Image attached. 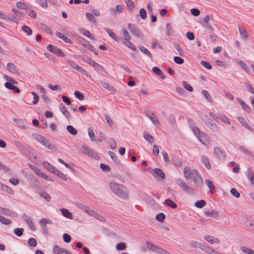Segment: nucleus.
Segmentation results:
<instances>
[{"instance_id": "f257e3e1", "label": "nucleus", "mask_w": 254, "mask_h": 254, "mask_svg": "<svg viewBox=\"0 0 254 254\" xmlns=\"http://www.w3.org/2000/svg\"><path fill=\"white\" fill-rule=\"evenodd\" d=\"M110 187L112 191L118 196L124 199L128 198V191L125 186L111 182L110 184Z\"/></svg>"}, {"instance_id": "f03ea898", "label": "nucleus", "mask_w": 254, "mask_h": 254, "mask_svg": "<svg viewBox=\"0 0 254 254\" xmlns=\"http://www.w3.org/2000/svg\"><path fill=\"white\" fill-rule=\"evenodd\" d=\"M183 173L186 179H189L192 178L195 184L199 185L202 184L201 179L196 170H191L190 167L187 166L184 168Z\"/></svg>"}, {"instance_id": "7ed1b4c3", "label": "nucleus", "mask_w": 254, "mask_h": 254, "mask_svg": "<svg viewBox=\"0 0 254 254\" xmlns=\"http://www.w3.org/2000/svg\"><path fill=\"white\" fill-rule=\"evenodd\" d=\"M34 138L48 149L51 150H56L57 149V147L54 144L51 143L49 140L40 134H34Z\"/></svg>"}, {"instance_id": "20e7f679", "label": "nucleus", "mask_w": 254, "mask_h": 254, "mask_svg": "<svg viewBox=\"0 0 254 254\" xmlns=\"http://www.w3.org/2000/svg\"><path fill=\"white\" fill-rule=\"evenodd\" d=\"M146 245L147 246V247L152 250V251H154L155 252H156L159 254H168V252L166 251V250L160 248L159 246L154 245L153 244L149 242H147L146 243Z\"/></svg>"}, {"instance_id": "39448f33", "label": "nucleus", "mask_w": 254, "mask_h": 254, "mask_svg": "<svg viewBox=\"0 0 254 254\" xmlns=\"http://www.w3.org/2000/svg\"><path fill=\"white\" fill-rule=\"evenodd\" d=\"M82 153L85 155L90 156L97 159H99L100 157L93 149L88 148L85 146H82Z\"/></svg>"}, {"instance_id": "423d86ee", "label": "nucleus", "mask_w": 254, "mask_h": 254, "mask_svg": "<svg viewBox=\"0 0 254 254\" xmlns=\"http://www.w3.org/2000/svg\"><path fill=\"white\" fill-rule=\"evenodd\" d=\"M177 184L186 192L189 193H192L193 192V189L190 187L184 181L181 179L178 180L177 181Z\"/></svg>"}, {"instance_id": "0eeeda50", "label": "nucleus", "mask_w": 254, "mask_h": 254, "mask_svg": "<svg viewBox=\"0 0 254 254\" xmlns=\"http://www.w3.org/2000/svg\"><path fill=\"white\" fill-rule=\"evenodd\" d=\"M30 167L37 175L39 176V177H41L42 178L46 180L49 181H52V179H49L48 176L46 174L41 171V170L39 169L37 167L34 166L32 165H30Z\"/></svg>"}, {"instance_id": "6e6552de", "label": "nucleus", "mask_w": 254, "mask_h": 254, "mask_svg": "<svg viewBox=\"0 0 254 254\" xmlns=\"http://www.w3.org/2000/svg\"><path fill=\"white\" fill-rule=\"evenodd\" d=\"M47 49L51 52L52 53H53L57 56L59 57H64V53L62 52V51L56 47H54V46L52 45H48L47 46Z\"/></svg>"}, {"instance_id": "1a4fd4ad", "label": "nucleus", "mask_w": 254, "mask_h": 254, "mask_svg": "<svg viewBox=\"0 0 254 254\" xmlns=\"http://www.w3.org/2000/svg\"><path fill=\"white\" fill-rule=\"evenodd\" d=\"M0 213L1 214L5 215L6 216H9L13 217H16L17 216V214L16 212L12 211L9 209L2 207H0Z\"/></svg>"}, {"instance_id": "9d476101", "label": "nucleus", "mask_w": 254, "mask_h": 254, "mask_svg": "<svg viewBox=\"0 0 254 254\" xmlns=\"http://www.w3.org/2000/svg\"><path fill=\"white\" fill-rule=\"evenodd\" d=\"M214 155L220 159H224L225 158V153L218 147H215L213 149Z\"/></svg>"}, {"instance_id": "9b49d317", "label": "nucleus", "mask_w": 254, "mask_h": 254, "mask_svg": "<svg viewBox=\"0 0 254 254\" xmlns=\"http://www.w3.org/2000/svg\"><path fill=\"white\" fill-rule=\"evenodd\" d=\"M4 86L7 89L12 90L14 93H19L20 92L19 88L17 86H15L12 83L5 82Z\"/></svg>"}, {"instance_id": "f8f14e48", "label": "nucleus", "mask_w": 254, "mask_h": 254, "mask_svg": "<svg viewBox=\"0 0 254 254\" xmlns=\"http://www.w3.org/2000/svg\"><path fill=\"white\" fill-rule=\"evenodd\" d=\"M146 116L150 119L153 124L157 126H159L160 123L155 114L153 113H148L146 114Z\"/></svg>"}, {"instance_id": "ddd939ff", "label": "nucleus", "mask_w": 254, "mask_h": 254, "mask_svg": "<svg viewBox=\"0 0 254 254\" xmlns=\"http://www.w3.org/2000/svg\"><path fill=\"white\" fill-rule=\"evenodd\" d=\"M6 69L8 70L9 72L12 73L18 74V71L17 70V69L16 67V66L11 63H7L6 64Z\"/></svg>"}, {"instance_id": "4468645a", "label": "nucleus", "mask_w": 254, "mask_h": 254, "mask_svg": "<svg viewBox=\"0 0 254 254\" xmlns=\"http://www.w3.org/2000/svg\"><path fill=\"white\" fill-rule=\"evenodd\" d=\"M204 239L208 242V243L213 244H219L220 241L218 238H216L213 237V236L209 235H206L204 237Z\"/></svg>"}, {"instance_id": "2eb2a0df", "label": "nucleus", "mask_w": 254, "mask_h": 254, "mask_svg": "<svg viewBox=\"0 0 254 254\" xmlns=\"http://www.w3.org/2000/svg\"><path fill=\"white\" fill-rule=\"evenodd\" d=\"M128 28L133 35L138 37L140 36V33L138 29L133 27L131 24L129 23L128 24Z\"/></svg>"}, {"instance_id": "dca6fc26", "label": "nucleus", "mask_w": 254, "mask_h": 254, "mask_svg": "<svg viewBox=\"0 0 254 254\" xmlns=\"http://www.w3.org/2000/svg\"><path fill=\"white\" fill-rule=\"evenodd\" d=\"M0 189L6 193L13 195L14 193V190L9 188L7 186L0 183Z\"/></svg>"}, {"instance_id": "f3484780", "label": "nucleus", "mask_w": 254, "mask_h": 254, "mask_svg": "<svg viewBox=\"0 0 254 254\" xmlns=\"http://www.w3.org/2000/svg\"><path fill=\"white\" fill-rule=\"evenodd\" d=\"M130 39H123V43L129 49L133 51L136 50V47L130 41Z\"/></svg>"}, {"instance_id": "a211bd4d", "label": "nucleus", "mask_w": 254, "mask_h": 254, "mask_svg": "<svg viewBox=\"0 0 254 254\" xmlns=\"http://www.w3.org/2000/svg\"><path fill=\"white\" fill-rule=\"evenodd\" d=\"M197 137L198 138L200 141L204 145H206L209 143V140L206 134L203 132L200 134H199Z\"/></svg>"}, {"instance_id": "6ab92c4d", "label": "nucleus", "mask_w": 254, "mask_h": 254, "mask_svg": "<svg viewBox=\"0 0 254 254\" xmlns=\"http://www.w3.org/2000/svg\"><path fill=\"white\" fill-rule=\"evenodd\" d=\"M204 214L207 217H211L214 219H217L218 217V214L215 210L206 211L204 212Z\"/></svg>"}, {"instance_id": "aec40b11", "label": "nucleus", "mask_w": 254, "mask_h": 254, "mask_svg": "<svg viewBox=\"0 0 254 254\" xmlns=\"http://www.w3.org/2000/svg\"><path fill=\"white\" fill-rule=\"evenodd\" d=\"M56 35L60 39H62L64 42L66 43H71V41L63 33L60 32H56Z\"/></svg>"}, {"instance_id": "412c9836", "label": "nucleus", "mask_w": 254, "mask_h": 254, "mask_svg": "<svg viewBox=\"0 0 254 254\" xmlns=\"http://www.w3.org/2000/svg\"><path fill=\"white\" fill-rule=\"evenodd\" d=\"M43 166L48 171L51 173H53L56 168L50 164L49 162L47 161H44L42 163Z\"/></svg>"}, {"instance_id": "4be33fe9", "label": "nucleus", "mask_w": 254, "mask_h": 254, "mask_svg": "<svg viewBox=\"0 0 254 254\" xmlns=\"http://www.w3.org/2000/svg\"><path fill=\"white\" fill-rule=\"evenodd\" d=\"M199 248L202 250L204 252L208 254H212L214 249L209 248L206 245L202 244L199 245Z\"/></svg>"}, {"instance_id": "5701e85b", "label": "nucleus", "mask_w": 254, "mask_h": 254, "mask_svg": "<svg viewBox=\"0 0 254 254\" xmlns=\"http://www.w3.org/2000/svg\"><path fill=\"white\" fill-rule=\"evenodd\" d=\"M237 101L240 103V104L242 106L243 109L245 111H246L248 112H250L251 111V108L247 104H246L242 99H241L240 98H238Z\"/></svg>"}, {"instance_id": "b1692460", "label": "nucleus", "mask_w": 254, "mask_h": 254, "mask_svg": "<svg viewBox=\"0 0 254 254\" xmlns=\"http://www.w3.org/2000/svg\"><path fill=\"white\" fill-rule=\"evenodd\" d=\"M239 30L241 36L244 39H248V35L244 26H239Z\"/></svg>"}, {"instance_id": "393cba45", "label": "nucleus", "mask_w": 254, "mask_h": 254, "mask_svg": "<svg viewBox=\"0 0 254 254\" xmlns=\"http://www.w3.org/2000/svg\"><path fill=\"white\" fill-rule=\"evenodd\" d=\"M238 120L244 127L248 128L250 130H252V128L243 117L238 118Z\"/></svg>"}, {"instance_id": "a878e982", "label": "nucleus", "mask_w": 254, "mask_h": 254, "mask_svg": "<svg viewBox=\"0 0 254 254\" xmlns=\"http://www.w3.org/2000/svg\"><path fill=\"white\" fill-rule=\"evenodd\" d=\"M83 61H84L85 62H86V63L88 64H90V65H91L92 66H93L94 68H97V67H99L100 66V65L99 64L97 63L96 62H95L94 60H93L89 58L86 60L83 59Z\"/></svg>"}, {"instance_id": "bb28decb", "label": "nucleus", "mask_w": 254, "mask_h": 254, "mask_svg": "<svg viewBox=\"0 0 254 254\" xmlns=\"http://www.w3.org/2000/svg\"><path fill=\"white\" fill-rule=\"evenodd\" d=\"M53 173L57 175L59 178H60L64 181L67 180L66 176L63 173L61 172L60 170L56 168L55 169Z\"/></svg>"}, {"instance_id": "cd10ccee", "label": "nucleus", "mask_w": 254, "mask_h": 254, "mask_svg": "<svg viewBox=\"0 0 254 254\" xmlns=\"http://www.w3.org/2000/svg\"><path fill=\"white\" fill-rule=\"evenodd\" d=\"M23 219L26 221V222L27 223L28 225L29 226L30 229L32 231H34L35 230V228L34 225L32 221L31 220V219L27 216H24L23 217Z\"/></svg>"}, {"instance_id": "c85d7f7f", "label": "nucleus", "mask_w": 254, "mask_h": 254, "mask_svg": "<svg viewBox=\"0 0 254 254\" xmlns=\"http://www.w3.org/2000/svg\"><path fill=\"white\" fill-rule=\"evenodd\" d=\"M60 108L61 112L67 118H69L70 117V114L67 110L66 108L63 104H61L60 106Z\"/></svg>"}, {"instance_id": "c756f323", "label": "nucleus", "mask_w": 254, "mask_h": 254, "mask_svg": "<svg viewBox=\"0 0 254 254\" xmlns=\"http://www.w3.org/2000/svg\"><path fill=\"white\" fill-rule=\"evenodd\" d=\"M53 252L55 254H63L65 252V249L61 248L58 245H55L53 248Z\"/></svg>"}, {"instance_id": "7c9ffc66", "label": "nucleus", "mask_w": 254, "mask_h": 254, "mask_svg": "<svg viewBox=\"0 0 254 254\" xmlns=\"http://www.w3.org/2000/svg\"><path fill=\"white\" fill-rule=\"evenodd\" d=\"M154 175L157 176L162 179H165V174L160 169L155 168L154 170Z\"/></svg>"}, {"instance_id": "2f4dec72", "label": "nucleus", "mask_w": 254, "mask_h": 254, "mask_svg": "<svg viewBox=\"0 0 254 254\" xmlns=\"http://www.w3.org/2000/svg\"><path fill=\"white\" fill-rule=\"evenodd\" d=\"M60 211L62 212L63 215L69 219H72V215L71 213L69 212V211L65 208H61L60 209Z\"/></svg>"}, {"instance_id": "473e14b6", "label": "nucleus", "mask_w": 254, "mask_h": 254, "mask_svg": "<svg viewBox=\"0 0 254 254\" xmlns=\"http://www.w3.org/2000/svg\"><path fill=\"white\" fill-rule=\"evenodd\" d=\"M86 17L91 22L93 23H96V19L94 17V15L90 12H86L85 14Z\"/></svg>"}, {"instance_id": "72a5a7b5", "label": "nucleus", "mask_w": 254, "mask_h": 254, "mask_svg": "<svg viewBox=\"0 0 254 254\" xmlns=\"http://www.w3.org/2000/svg\"><path fill=\"white\" fill-rule=\"evenodd\" d=\"M102 85L104 88L107 89L110 91L115 92H116V89L113 86L110 85L109 84L105 81L102 82Z\"/></svg>"}, {"instance_id": "f704fd0d", "label": "nucleus", "mask_w": 254, "mask_h": 254, "mask_svg": "<svg viewBox=\"0 0 254 254\" xmlns=\"http://www.w3.org/2000/svg\"><path fill=\"white\" fill-rule=\"evenodd\" d=\"M206 183L207 184V187L210 189V192L211 193H214L215 190V186L213 183V182L209 180H206Z\"/></svg>"}, {"instance_id": "c9c22d12", "label": "nucleus", "mask_w": 254, "mask_h": 254, "mask_svg": "<svg viewBox=\"0 0 254 254\" xmlns=\"http://www.w3.org/2000/svg\"><path fill=\"white\" fill-rule=\"evenodd\" d=\"M201 161L207 169H209L211 168V164L208 160V159L206 157L202 156Z\"/></svg>"}, {"instance_id": "e433bc0d", "label": "nucleus", "mask_w": 254, "mask_h": 254, "mask_svg": "<svg viewBox=\"0 0 254 254\" xmlns=\"http://www.w3.org/2000/svg\"><path fill=\"white\" fill-rule=\"evenodd\" d=\"M80 32L83 35L87 37L89 39H90L91 40H94V36L92 35V34L88 30H86L85 29H81L80 30Z\"/></svg>"}, {"instance_id": "4c0bfd02", "label": "nucleus", "mask_w": 254, "mask_h": 254, "mask_svg": "<svg viewBox=\"0 0 254 254\" xmlns=\"http://www.w3.org/2000/svg\"><path fill=\"white\" fill-rule=\"evenodd\" d=\"M88 214L95 217L96 218H97V219H98L99 220L103 221L104 220V218L102 216L98 214L94 210H90Z\"/></svg>"}, {"instance_id": "58836bf2", "label": "nucleus", "mask_w": 254, "mask_h": 254, "mask_svg": "<svg viewBox=\"0 0 254 254\" xmlns=\"http://www.w3.org/2000/svg\"><path fill=\"white\" fill-rule=\"evenodd\" d=\"M219 120H220L221 121H222V122H223L226 124H228V125L230 124V122L229 121V119L225 115H223L222 114H219Z\"/></svg>"}, {"instance_id": "ea45409f", "label": "nucleus", "mask_w": 254, "mask_h": 254, "mask_svg": "<svg viewBox=\"0 0 254 254\" xmlns=\"http://www.w3.org/2000/svg\"><path fill=\"white\" fill-rule=\"evenodd\" d=\"M105 30L107 32L109 35L114 40L117 41H118V37L116 36V35L114 33L113 31H112L111 30L106 28Z\"/></svg>"}, {"instance_id": "a19ab883", "label": "nucleus", "mask_w": 254, "mask_h": 254, "mask_svg": "<svg viewBox=\"0 0 254 254\" xmlns=\"http://www.w3.org/2000/svg\"><path fill=\"white\" fill-rule=\"evenodd\" d=\"M126 3L128 9L131 11L134 8V4L132 0H126Z\"/></svg>"}, {"instance_id": "79ce46f5", "label": "nucleus", "mask_w": 254, "mask_h": 254, "mask_svg": "<svg viewBox=\"0 0 254 254\" xmlns=\"http://www.w3.org/2000/svg\"><path fill=\"white\" fill-rule=\"evenodd\" d=\"M66 129L70 134L75 135L77 133V130L71 126L68 125L66 127Z\"/></svg>"}, {"instance_id": "37998d69", "label": "nucleus", "mask_w": 254, "mask_h": 254, "mask_svg": "<svg viewBox=\"0 0 254 254\" xmlns=\"http://www.w3.org/2000/svg\"><path fill=\"white\" fill-rule=\"evenodd\" d=\"M165 202L166 205L172 208H176L177 207V204L170 199H166Z\"/></svg>"}, {"instance_id": "c03bdc74", "label": "nucleus", "mask_w": 254, "mask_h": 254, "mask_svg": "<svg viewBox=\"0 0 254 254\" xmlns=\"http://www.w3.org/2000/svg\"><path fill=\"white\" fill-rule=\"evenodd\" d=\"M40 27L42 29L45 31L47 33L52 35L53 34L51 29L46 24L42 23L40 25Z\"/></svg>"}, {"instance_id": "a18cd8bd", "label": "nucleus", "mask_w": 254, "mask_h": 254, "mask_svg": "<svg viewBox=\"0 0 254 254\" xmlns=\"http://www.w3.org/2000/svg\"><path fill=\"white\" fill-rule=\"evenodd\" d=\"M238 64L240 65L241 68H243L246 72H249V68L246 63H245L244 62L242 61H240L238 62Z\"/></svg>"}, {"instance_id": "49530a36", "label": "nucleus", "mask_w": 254, "mask_h": 254, "mask_svg": "<svg viewBox=\"0 0 254 254\" xmlns=\"http://www.w3.org/2000/svg\"><path fill=\"white\" fill-rule=\"evenodd\" d=\"M22 30L27 34V35L30 36L32 34V31L31 28L26 25H23L22 27Z\"/></svg>"}, {"instance_id": "de8ad7c7", "label": "nucleus", "mask_w": 254, "mask_h": 254, "mask_svg": "<svg viewBox=\"0 0 254 254\" xmlns=\"http://www.w3.org/2000/svg\"><path fill=\"white\" fill-rule=\"evenodd\" d=\"M206 202L203 200H198L195 202V206L197 207L201 208L206 205Z\"/></svg>"}, {"instance_id": "09e8293b", "label": "nucleus", "mask_w": 254, "mask_h": 254, "mask_svg": "<svg viewBox=\"0 0 254 254\" xmlns=\"http://www.w3.org/2000/svg\"><path fill=\"white\" fill-rule=\"evenodd\" d=\"M144 137L150 143L153 142L154 141V137L147 132L144 133Z\"/></svg>"}, {"instance_id": "8fccbe9b", "label": "nucleus", "mask_w": 254, "mask_h": 254, "mask_svg": "<svg viewBox=\"0 0 254 254\" xmlns=\"http://www.w3.org/2000/svg\"><path fill=\"white\" fill-rule=\"evenodd\" d=\"M241 250L242 252L248 254H254V251L253 250L247 248L246 247H242Z\"/></svg>"}, {"instance_id": "3c124183", "label": "nucleus", "mask_w": 254, "mask_h": 254, "mask_svg": "<svg viewBox=\"0 0 254 254\" xmlns=\"http://www.w3.org/2000/svg\"><path fill=\"white\" fill-rule=\"evenodd\" d=\"M40 196L44 198L47 201L49 202L51 200V196L47 193L45 192H41L39 193Z\"/></svg>"}, {"instance_id": "603ef678", "label": "nucleus", "mask_w": 254, "mask_h": 254, "mask_svg": "<svg viewBox=\"0 0 254 254\" xmlns=\"http://www.w3.org/2000/svg\"><path fill=\"white\" fill-rule=\"evenodd\" d=\"M24 229L23 228H17L14 229V233L17 236L20 237L23 234Z\"/></svg>"}, {"instance_id": "864d4df0", "label": "nucleus", "mask_w": 254, "mask_h": 254, "mask_svg": "<svg viewBox=\"0 0 254 254\" xmlns=\"http://www.w3.org/2000/svg\"><path fill=\"white\" fill-rule=\"evenodd\" d=\"M139 49L143 53L148 55L150 57H151V54L150 52L146 48L143 46H139Z\"/></svg>"}, {"instance_id": "5fc2aeb1", "label": "nucleus", "mask_w": 254, "mask_h": 254, "mask_svg": "<svg viewBox=\"0 0 254 254\" xmlns=\"http://www.w3.org/2000/svg\"><path fill=\"white\" fill-rule=\"evenodd\" d=\"M28 244L30 247H35L37 246V243L34 238H31L28 240Z\"/></svg>"}, {"instance_id": "6e6d98bb", "label": "nucleus", "mask_w": 254, "mask_h": 254, "mask_svg": "<svg viewBox=\"0 0 254 254\" xmlns=\"http://www.w3.org/2000/svg\"><path fill=\"white\" fill-rule=\"evenodd\" d=\"M0 222L4 225H10L11 223L10 220L0 215Z\"/></svg>"}, {"instance_id": "4d7b16f0", "label": "nucleus", "mask_w": 254, "mask_h": 254, "mask_svg": "<svg viewBox=\"0 0 254 254\" xmlns=\"http://www.w3.org/2000/svg\"><path fill=\"white\" fill-rule=\"evenodd\" d=\"M4 79L7 81L6 82H10L12 83L13 84H17L18 82L17 81L12 78L11 77L8 76V75H4Z\"/></svg>"}, {"instance_id": "13d9d810", "label": "nucleus", "mask_w": 254, "mask_h": 254, "mask_svg": "<svg viewBox=\"0 0 254 254\" xmlns=\"http://www.w3.org/2000/svg\"><path fill=\"white\" fill-rule=\"evenodd\" d=\"M88 133L89 136L91 140L92 141H95L96 139L95 138V134L94 133L93 130L91 128H89L88 129Z\"/></svg>"}, {"instance_id": "bf43d9fd", "label": "nucleus", "mask_w": 254, "mask_h": 254, "mask_svg": "<svg viewBox=\"0 0 254 254\" xmlns=\"http://www.w3.org/2000/svg\"><path fill=\"white\" fill-rule=\"evenodd\" d=\"M27 13L33 18L35 19L37 17L36 12L32 9H29L26 10Z\"/></svg>"}, {"instance_id": "052dcab7", "label": "nucleus", "mask_w": 254, "mask_h": 254, "mask_svg": "<svg viewBox=\"0 0 254 254\" xmlns=\"http://www.w3.org/2000/svg\"><path fill=\"white\" fill-rule=\"evenodd\" d=\"M182 84L184 87L189 91L192 92L193 91V88L192 86L188 84L186 81H183Z\"/></svg>"}, {"instance_id": "680f3d73", "label": "nucleus", "mask_w": 254, "mask_h": 254, "mask_svg": "<svg viewBox=\"0 0 254 254\" xmlns=\"http://www.w3.org/2000/svg\"><path fill=\"white\" fill-rule=\"evenodd\" d=\"M126 248V245L123 243H119L116 245V249L118 251L124 250Z\"/></svg>"}, {"instance_id": "e2e57ef3", "label": "nucleus", "mask_w": 254, "mask_h": 254, "mask_svg": "<svg viewBox=\"0 0 254 254\" xmlns=\"http://www.w3.org/2000/svg\"><path fill=\"white\" fill-rule=\"evenodd\" d=\"M36 1L43 7L46 8L48 6L47 0H36Z\"/></svg>"}, {"instance_id": "0e129e2a", "label": "nucleus", "mask_w": 254, "mask_h": 254, "mask_svg": "<svg viewBox=\"0 0 254 254\" xmlns=\"http://www.w3.org/2000/svg\"><path fill=\"white\" fill-rule=\"evenodd\" d=\"M75 96L80 100H83L84 99V95L78 91H76L74 92Z\"/></svg>"}, {"instance_id": "69168bd1", "label": "nucleus", "mask_w": 254, "mask_h": 254, "mask_svg": "<svg viewBox=\"0 0 254 254\" xmlns=\"http://www.w3.org/2000/svg\"><path fill=\"white\" fill-rule=\"evenodd\" d=\"M201 64L202 65H203L204 67H205L206 68L208 69H211L212 68V66L211 64L208 62L202 61L201 62Z\"/></svg>"}, {"instance_id": "338daca9", "label": "nucleus", "mask_w": 254, "mask_h": 254, "mask_svg": "<svg viewBox=\"0 0 254 254\" xmlns=\"http://www.w3.org/2000/svg\"><path fill=\"white\" fill-rule=\"evenodd\" d=\"M16 7L20 9H24L26 8V5L21 1H18L16 4Z\"/></svg>"}, {"instance_id": "774afa93", "label": "nucleus", "mask_w": 254, "mask_h": 254, "mask_svg": "<svg viewBox=\"0 0 254 254\" xmlns=\"http://www.w3.org/2000/svg\"><path fill=\"white\" fill-rule=\"evenodd\" d=\"M248 178L252 184L254 186V173L253 171H250L249 172Z\"/></svg>"}]
</instances>
